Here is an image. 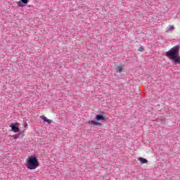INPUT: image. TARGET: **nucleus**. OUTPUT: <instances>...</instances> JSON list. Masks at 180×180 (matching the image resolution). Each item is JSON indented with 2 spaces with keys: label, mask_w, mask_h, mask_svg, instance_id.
<instances>
[{
  "label": "nucleus",
  "mask_w": 180,
  "mask_h": 180,
  "mask_svg": "<svg viewBox=\"0 0 180 180\" xmlns=\"http://www.w3.org/2000/svg\"><path fill=\"white\" fill-rule=\"evenodd\" d=\"M139 161H141V162L142 164H146V162H147V160L145 159V158H139Z\"/></svg>",
  "instance_id": "6e6552de"
},
{
  "label": "nucleus",
  "mask_w": 180,
  "mask_h": 180,
  "mask_svg": "<svg viewBox=\"0 0 180 180\" xmlns=\"http://www.w3.org/2000/svg\"><path fill=\"white\" fill-rule=\"evenodd\" d=\"M96 120H98V121L105 120V116H103L102 115H97L96 116Z\"/></svg>",
  "instance_id": "20e7f679"
},
{
  "label": "nucleus",
  "mask_w": 180,
  "mask_h": 180,
  "mask_svg": "<svg viewBox=\"0 0 180 180\" xmlns=\"http://www.w3.org/2000/svg\"><path fill=\"white\" fill-rule=\"evenodd\" d=\"M122 71H123V67L122 66V65H120L117 67L116 72H121Z\"/></svg>",
  "instance_id": "0eeeda50"
},
{
  "label": "nucleus",
  "mask_w": 180,
  "mask_h": 180,
  "mask_svg": "<svg viewBox=\"0 0 180 180\" xmlns=\"http://www.w3.org/2000/svg\"><path fill=\"white\" fill-rule=\"evenodd\" d=\"M166 57H167L169 60H172L174 61V63L180 64L179 46L176 45L166 52Z\"/></svg>",
  "instance_id": "f257e3e1"
},
{
  "label": "nucleus",
  "mask_w": 180,
  "mask_h": 180,
  "mask_svg": "<svg viewBox=\"0 0 180 180\" xmlns=\"http://www.w3.org/2000/svg\"><path fill=\"white\" fill-rule=\"evenodd\" d=\"M89 123L90 124H92V126H99V124H101V123L95 121V120H91V121H89Z\"/></svg>",
  "instance_id": "423d86ee"
},
{
  "label": "nucleus",
  "mask_w": 180,
  "mask_h": 180,
  "mask_svg": "<svg viewBox=\"0 0 180 180\" xmlns=\"http://www.w3.org/2000/svg\"><path fill=\"white\" fill-rule=\"evenodd\" d=\"M20 1L22 4H25V5L29 2V0H20Z\"/></svg>",
  "instance_id": "1a4fd4ad"
},
{
  "label": "nucleus",
  "mask_w": 180,
  "mask_h": 180,
  "mask_svg": "<svg viewBox=\"0 0 180 180\" xmlns=\"http://www.w3.org/2000/svg\"><path fill=\"white\" fill-rule=\"evenodd\" d=\"M25 167L28 169H36V168H38L39 160L37 158L33 156L29 157L26 161Z\"/></svg>",
  "instance_id": "f03ea898"
},
{
  "label": "nucleus",
  "mask_w": 180,
  "mask_h": 180,
  "mask_svg": "<svg viewBox=\"0 0 180 180\" xmlns=\"http://www.w3.org/2000/svg\"><path fill=\"white\" fill-rule=\"evenodd\" d=\"M41 119L44 120V122H46V123H53V120L48 119L47 117L42 116Z\"/></svg>",
  "instance_id": "39448f33"
},
{
  "label": "nucleus",
  "mask_w": 180,
  "mask_h": 180,
  "mask_svg": "<svg viewBox=\"0 0 180 180\" xmlns=\"http://www.w3.org/2000/svg\"><path fill=\"white\" fill-rule=\"evenodd\" d=\"M143 50V47L139 48V51H141Z\"/></svg>",
  "instance_id": "9b49d317"
},
{
  "label": "nucleus",
  "mask_w": 180,
  "mask_h": 180,
  "mask_svg": "<svg viewBox=\"0 0 180 180\" xmlns=\"http://www.w3.org/2000/svg\"><path fill=\"white\" fill-rule=\"evenodd\" d=\"M10 127H11V130L13 131H14V133H19V131H20L19 127L15 126V124H11L10 125Z\"/></svg>",
  "instance_id": "7ed1b4c3"
},
{
  "label": "nucleus",
  "mask_w": 180,
  "mask_h": 180,
  "mask_svg": "<svg viewBox=\"0 0 180 180\" xmlns=\"http://www.w3.org/2000/svg\"><path fill=\"white\" fill-rule=\"evenodd\" d=\"M174 29H175V27L173 25H170L169 30H174Z\"/></svg>",
  "instance_id": "9d476101"
}]
</instances>
